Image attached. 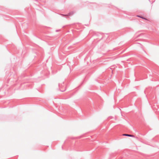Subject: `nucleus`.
Instances as JSON below:
<instances>
[{
	"label": "nucleus",
	"instance_id": "obj_1",
	"mask_svg": "<svg viewBox=\"0 0 159 159\" xmlns=\"http://www.w3.org/2000/svg\"><path fill=\"white\" fill-rule=\"evenodd\" d=\"M59 87L60 91L61 92H64L66 90V86L64 82H63L62 84H59Z\"/></svg>",
	"mask_w": 159,
	"mask_h": 159
},
{
	"label": "nucleus",
	"instance_id": "obj_2",
	"mask_svg": "<svg viewBox=\"0 0 159 159\" xmlns=\"http://www.w3.org/2000/svg\"><path fill=\"white\" fill-rule=\"evenodd\" d=\"M123 136H129V137H134V136L133 135H131V134H123Z\"/></svg>",
	"mask_w": 159,
	"mask_h": 159
},
{
	"label": "nucleus",
	"instance_id": "obj_3",
	"mask_svg": "<svg viewBox=\"0 0 159 159\" xmlns=\"http://www.w3.org/2000/svg\"><path fill=\"white\" fill-rule=\"evenodd\" d=\"M138 16V17H140V18H142V19H143L147 20V19H146V18H144V17H143V16H139V15H138V16Z\"/></svg>",
	"mask_w": 159,
	"mask_h": 159
},
{
	"label": "nucleus",
	"instance_id": "obj_4",
	"mask_svg": "<svg viewBox=\"0 0 159 159\" xmlns=\"http://www.w3.org/2000/svg\"><path fill=\"white\" fill-rule=\"evenodd\" d=\"M60 30H56V32H59V31H60Z\"/></svg>",
	"mask_w": 159,
	"mask_h": 159
},
{
	"label": "nucleus",
	"instance_id": "obj_5",
	"mask_svg": "<svg viewBox=\"0 0 159 159\" xmlns=\"http://www.w3.org/2000/svg\"><path fill=\"white\" fill-rule=\"evenodd\" d=\"M71 14V13H69L67 15V16H69Z\"/></svg>",
	"mask_w": 159,
	"mask_h": 159
},
{
	"label": "nucleus",
	"instance_id": "obj_6",
	"mask_svg": "<svg viewBox=\"0 0 159 159\" xmlns=\"http://www.w3.org/2000/svg\"><path fill=\"white\" fill-rule=\"evenodd\" d=\"M62 15L63 16H66V15H63V14Z\"/></svg>",
	"mask_w": 159,
	"mask_h": 159
}]
</instances>
